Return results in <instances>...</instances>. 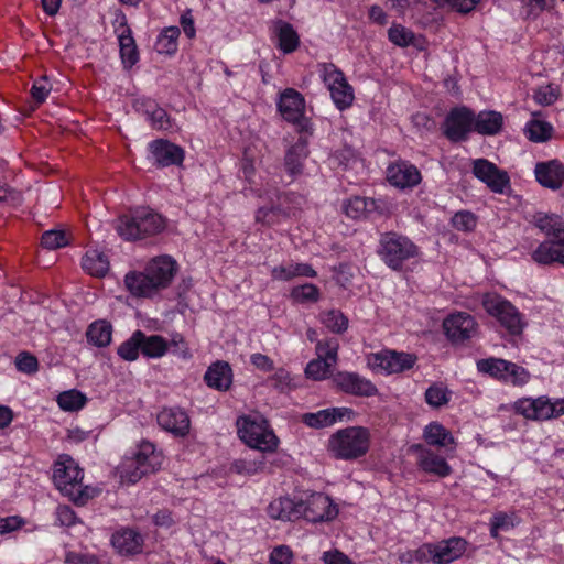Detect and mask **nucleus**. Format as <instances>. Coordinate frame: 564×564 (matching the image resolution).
<instances>
[{"label":"nucleus","mask_w":564,"mask_h":564,"mask_svg":"<svg viewBox=\"0 0 564 564\" xmlns=\"http://www.w3.org/2000/svg\"><path fill=\"white\" fill-rule=\"evenodd\" d=\"M24 524V520L18 516L0 518V534L10 533L20 529Z\"/></svg>","instance_id":"63"},{"label":"nucleus","mask_w":564,"mask_h":564,"mask_svg":"<svg viewBox=\"0 0 564 564\" xmlns=\"http://www.w3.org/2000/svg\"><path fill=\"white\" fill-rule=\"evenodd\" d=\"M388 39L394 45L406 47L414 44L415 34L401 24H393L388 30Z\"/></svg>","instance_id":"49"},{"label":"nucleus","mask_w":564,"mask_h":564,"mask_svg":"<svg viewBox=\"0 0 564 564\" xmlns=\"http://www.w3.org/2000/svg\"><path fill=\"white\" fill-rule=\"evenodd\" d=\"M534 174L539 184L556 191L564 183V164L558 160L539 162L535 164Z\"/></svg>","instance_id":"21"},{"label":"nucleus","mask_w":564,"mask_h":564,"mask_svg":"<svg viewBox=\"0 0 564 564\" xmlns=\"http://www.w3.org/2000/svg\"><path fill=\"white\" fill-rule=\"evenodd\" d=\"M446 336L452 343H463L470 339L477 333L475 318L465 312L451 314L443 322Z\"/></svg>","instance_id":"15"},{"label":"nucleus","mask_w":564,"mask_h":564,"mask_svg":"<svg viewBox=\"0 0 564 564\" xmlns=\"http://www.w3.org/2000/svg\"><path fill=\"white\" fill-rule=\"evenodd\" d=\"M52 90V84L46 77L34 80L31 87V96L36 105L43 104Z\"/></svg>","instance_id":"56"},{"label":"nucleus","mask_w":564,"mask_h":564,"mask_svg":"<svg viewBox=\"0 0 564 564\" xmlns=\"http://www.w3.org/2000/svg\"><path fill=\"white\" fill-rule=\"evenodd\" d=\"M514 411L528 420L544 421L564 414V399L551 401L545 395L522 398L514 402Z\"/></svg>","instance_id":"10"},{"label":"nucleus","mask_w":564,"mask_h":564,"mask_svg":"<svg viewBox=\"0 0 564 564\" xmlns=\"http://www.w3.org/2000/svg\"><path fill=\"white\" fill-rule=\"evenodd\" d=\"M275 33L278 36V46L281 51L292 53L297 48L300 40L290 23L280 21L276 24Z\"/></svg>","instance_id":"37"},{"label":"nucleus","mask_w":564,"mask_h":564,"mask_svg":"<svg viewBox=\"0 0 564 564\" xmlns=\"http://www.w3.org/2000/svg\"><path fill=\"white\" fill-rule=\"evenodd\" d=\"M283 216L282 209L278 206L260 207L256 212L254 219L257 224L271 227L280 224Z\"/></svg>","instance_id":"51"},{"label":"nucleus","mask_w":564,"mask_h":564,"mask_svg":"<svg viewBox=\"0 0 564 564\" xmlns=\"http://www.w3.org/2000/svg\"><path fill=\"white\" fill-rule=\"evenodd\" d=\"M416 361V357L409 352H398L394 350H383L372 356V365L386 373H399L411 369Z\"/></svg>","instance_id":"18"},{"label":"nucleus","mask_w":564,"mask_h":564,"mask_svg":"<svg viewBox=\"0 0 564 564\" xmlns=\"http://www.w3.org/2000/svg\"><path fill=\"white\" fill-rule=\"evenodd\" d=\"M159 426L175 437H184L189 433L191 420L187 412L178 406L162 409L156 416Z\"/></svg>","instance_id":"16"},{"label":"nucleus","mask_w":564,"mask_h":564,"mask_svg":"<svg viewBox=\"0 0 564 564\" xmlns=\"http://www.w3.org/2000/svg\"><path fill=\"white\" fill-rule=\"evenodd\" d=\"M112 326L106 321L91 323L86 332L88 343L96 347H107L111 343Z\"/></svg>","instance_id":"35"},{"label":"nucleus","mask_w":564,"mask_h":564,"mask_svg":"<svg viewBox=\"0 0 564 564\" xmlns=\"http://www.w3.org/2000/svg\"><path fill=\"white\" fill-rule=\"evenodd\" d=\"M230 469L239 475L253 476L265 469V458L263 455L257 458H239L231 464Z\"/></svg>","instance_id":"41"},{"label":"nucleus","mask_w":564,"mask_h":564,"mask_svg":"<svg viewBox=\"0 0 564 564\" xmlns=\"http://www.w3.org/2000/svg\"><path fill=\"white\" fill-rule=\"evenodd\" d=\"M553 126L544 120L531 119L525 124V134L530 141L545 142L552 138Z\"/></svg>","instance_id":"42"},{"label":"nucleus","mask_w":564,"mask_h":564,"mask_svg":"<svg viewBox=\"0 0 564 564\" xmlns=\"http://www.w3.org/2000/svg\"><path fill=\"white\" fill-rule=\"evenodd\" d=\"M162 462V454L155 449L154 444L143 441L131 456L124 457L119 466L121 481L135 484L143 476L158 470Z\"/></svg>","instance_id":"4"},{"label":"nucleus","mask_w":564,"mask_h":564,"mask_svg":"<svg viewBox=\"0 0 564 564\" xmlns=\"http://www.w3.org/2000/svg\"><path fill=\"white\" fill-rule=\"evenodd\" d=\"M169 349L167 341L160 335H145L143 333L141 354L147 358H161Z\"/></svg>","instance_id":"39"},{"label":"nucleus","mask_w":564,"mask_h":564,"mask_svg":"<svg viewBox=\"0 0 564 564\" xmlns=\"http://www.w3.org/2000/svg\"><path fill=\"white\" fill-rule=\"evenodd\" d=\"M482 306L486 312L497 318L500 325L510 334H521L524 324L521 314L511 302L497 293H487L482 297Z\"/></svg>","instance_id":"8"},{"label":"nucleus","mask_w":564,"mask_h":564,"mask_svg":"<svg viewBox=\"0 0 564 564\" xmlns=\"http://www.w3.org/2000/svg\"><path fill=\"white\" fill-rule=\"evenodd\" d=\"M473 174L494 193L503 194L510 186L508 173L487 159L473 161Z\"/></svg>","instance_id":"14"},{"label":"nucleus","mask_w":564,"mask_h":564,"mask_svg":"<svg viewBox=\"0 0 564 564\" xmlns=\"http://www.w3.org/2000/svg\"><path fill=\"white\" fill-rule=\"evenodd\" d=\"M491 521L501 531H509L516 525L517 516L516 513L497 512L492 516Z\"/></svg>","instance_id":"62"},{"label":"nucleus","mask_w":564,"mask_h":564,"mask_svg":"<svg viewBox=\"0 0 564 564\" xmlns=\"http://www.w3.org/2000/svg\"><path fill=\"white\" fill-rule=\"evenodd\" d=\"M149 148L159 166L181 165L184 161V150L166 140H155Z\"/></svg>","instance_id":"22"},{"label":"nucleus","mask_w":564,"mask_h":564,"mask_svg":"<svg viewBox=\"0 0 564 564\" xmlns=\"http://www.w3.org/2000/svg\"><path fill=\"white\" fill-rule=\"evenodd\" d=\"M278 109L286 121L297 126L301 133L311 131V122L304 116L305 99L301 93L293 88H286L280 95Z\"/></svg>","instance_id":"11"},{"label":"nucleus","mask_w":564,"mask_h":564,"mask_svg":"<svg viewBox=\"0 0 564 564\" xmlns=\"http://www.w3.org/2000/svg\"><path fill=\"white\" fill-rule=\"evenodd\" d=\"M41 243L44 248L54 250L68 245V238L64 230H47L42 235Z\"/></svg>","instance_id":"53"},{"label":"nucleus","mask_w":564,"mask_h":564,"mask_svg":"<svg viewBox=\"0 0 564 564\" xmlns=\"http://www.w3.org/2000/svg\"><path fill=\"white\" fill-rule=\"evenodd\" d=\"M147 119L151 126L158 130H167L171 128L167 112L155 102L149 100L145 102Z\"/></svg>","instance_id":"46"},{"label":"nucleus","mask_w":564,"mask_h":564,"mask_svg":"<svg viewBox=\"0 0 564 564\" xmlns=\"http://www.w3.org/2000/svg\"><path fill=\"white\" fill-rule=\"evenodd\" d=\"M204 380L209 388L227 391L232 383V370L226 361L214 362L206 370Z\"/></svg>","instance_id":"29"},{"label":"nucleus","mask_w":564,"mask_h":564,"mask_svg":"<svg viewBox=\"0 0 564 564\" xmlns=\"http://www.w3.org/2000/svg\"><path fill=\"white\" fill-rule=\"evenodd\" d=\"M178 265L170 256H159L148 262L143 271H130L124 285L134 297H152L170 286Z\"/></svg>","instance_id":"1"},{"label":"nucleus","mask_w":564,"mask_h":564,"mask_svg":"<svg viewBox=\"0 0 564 564\" xmlns=\"http://www.w3.org/2000/svg\"><path fill=\"white\" fill-rule=\"evenodd\" d=\"M181 31L177 26H167L161 31L155 42V51L159 54L173 55L177 51V39Z\"/></svg>","instance_id":"36"},{"label":"nucleus","mask_w":564,"mask_h":564,"mask_svg":"<svg viewBox=\"0 0 564 564\" xmlns=\"http://www.w3.org/2000/svg\"><path fill=\"white\" fill-rule=\"evenodd\" d=\"M477 224L475 215L467 210L457 212L452 218V225L455 229L462 231H471Z\"/></svg>","instance_id":"55"},{"label":"nucleus","mask_w":564,"mask_h":564,"mask_svg":"<svg viewBox=\"0 0 564 564\" xmlns=\"http://www.w3.org/2000/svg\"><path fill=\"white\" fill-rule=\"evenodd\" d=\"M433 544L434 564H449L462 557L467 549V541L458 536L442 540Z\"/></svg>","instance_id":"23"},{"label":"nucleus","mask_w":564,"mask_h":564,"mask_svg":"<svg viewBox=\"0 0 564 564\" xmlns=\"http://www.w3.org/2000/svg\"><path fill=\"white\" fill-rule=\"evenodd\" d=\"M291 296L294 301L300 303L317 302L319 299V290L312 283H305L293 288Z\"/></svg>","instance_id":"52"},{"label":"nucleus","mask_w":564,"mask_h":564,"mask_svg":"<svg viewBox=\"0 0 564 564\" xmlns=\"http://www.w3.org/2000/svg\"><path fill=\"white\" fill-rule=\"evenodd\" d=\"M14 364L19 371L28 375L35 373L39 369L37 358L28 351L18 354Z\"/></svg>","instance_id":"54"},{"label":"nucleus","mask_w":564,"mask_h":564,"mask_svg":"<svg viewBox=\"0 0 564 564\" xmlns=\"http://www.w3.org/2000/svg\"><path fill=\"white\" fill-rule=\"evenodd\" d=\"M238 434L249 447L260 452H273L278 447L279 440L262 417H240L237 421Z\"/></svg>","instance_id":"7"},{"label":"nucleus","mask_w":564,"mask_h":564,"mask_svg":"<svg viewBox=\"0 0 564 564\" xmlns=\"http://www.w3.org/2000/svg\"><path fill=\"white\" fill-rule=\"evenodd\" d=\"M338 348L339 344L337 339L330 338L326 340H319L316 343V355L317 359H324L332 366H336L338 360Z\"/></svg>","instance_id":"48"},{"label":"nucleus","mask_w":564,"mask_h":564,"mask_svg":"<svg viewBox=\"0 0 564 564\" xmlns=\"http://www.w3.org/2000/svg\"><path fill=\"white\" fill-rule=\"evenodd\" d=\"M434 544L424 543L414 551H409L410 560H405L408 564L413 562L425 563L432 561L434 563Z\"/></svg>","instance_id":"58"},{"label":"nucleus","mask_w":564,"mask_h":564,"mask_svg":"<svg viewBox=\"0 0 564 564\" xmlns=\"http://www.w3.org/2000/svg\"><path fill=\"white\" fill-rule=\"evenodd\" d=\"M336 387L345 393L356 397H373L378 394L377 387L368 379L356 372L340 371L335 375Z\"/></svg>","instance_id":"19"},{"label":"nucleus","mask_w":564,"mask_h":564,"mask_svg":"<svg viewBox=\"0 0 564 564\" xmlns=\"http://www.w3.org/2000/svg\"><path fill=\"white\" fill-rule=\"evenodd\" d=\"M423 438L431 446L446 447L455 445L452 433L438 422H431L424 427Z\"/></svg>","instance_id":"34"},{"label":"nucleus","mask_w":564,"mask_h":564,"mask_svg":"<svg viewBox=\"0 0 564 564\" xmlns=\"http://www.w3.org/2000/svg\"><path fill=\"white\" fill-rule=\"evenodd\" d=\"M530 373L523 367L510 362L508 366V372L505 378V382L512 383L514 386H521L529 381Z\"/></svg>","instance_id":"57"},{"label":"nucleus","mask_w":564,"mask_h":564,"mask_svg":"<svg viewBox=\"0 0 564 564\" xmlns=\"http://www.w3.org/2000/svg\"><path fill=\"white\" fill-rule=\"evenodd\" d=\"M55 516L58 524L64 527L74 525L78 520L75 511L68 506H58Z\"/></svg>","instance_id":"61"},{"label":"nucleus","mask_w":564,"mask_h":564,"mask_svg":"<svg viewBox=\"0 0 564 564\" xmlns=\"http://www.w3.org/2000/svg\"><path fill=\"white\" fill-rule=\"evenodd\" d=\"M321 322L335 334H341L348 328V318L335 308L321 313Z\"/></svg>","instance_id":"44"},{"label":"nucleus","mask_w":564,"mask_h":564,"mask_svg":"<svg viewBox=\"0 0 564 564\" xmlns=\"http://www.w3.org/2000/svg\"><path fill=\"white\" fill-rule=\"evenodd\" d=\"M474 112L466 106L449 110L442 124L443 134L452 142L465 141L474 131Z\"/></svg>","instance_id":"12"},{"label":"nucleus","mask_w":564,"mask_h":564,"mask_svg":"<svg viewBox=\"0 0 564 564\" xmlns=\"http://www.w3.org/2000/svg\"><path fill=\"white\" fill-rule=\"evenodd\" d=\"M474 131L482 135H495L500 132L503 117L500 112L489 110L474 115Z\"/></svg>","instance_id":"32"},{"label":"nucleus","mask_w":564,"mask_h":564,"mask_svg":"<svg viewBox=\"0 0 564 564\" xmlns=\"http://www.w3.org/2000/svg\"><path fill=\"white\" fill-rule=\"evenodd\" d=\"M557 98L558 90L552 85L542 86L534 93V100L543 106L553 105Z\"/></svg>","instance_id":"59"},{"label":"nucleus","mask_w":564,"mask_h":564,"mask_svg":"<svg viewBox=\"0 0 564 564\" xmlns=\"http://www.w3.org/2000/svg\"><path fill=\"white\" fill-rule=\"evenodd\" d=\"M144 539L138 531L123 528L111 536V544L121 555H134L142 552Z\"/></svg>","instance_id":"24"},{"label":"nucleus","mask_w":564,"mask_h":564,"mask_svg":"<svg viewBox=\"0 0 564 564\" xmlns=\"http://www.w3.org/2000/svg\"><path fill=\"white\" fill-rule=\"evenodd\" d=\"M334 366L329 365L324 359H313L311 360L305 368V375L307 378L313 380H324L328 378L333 372Z\"/></svg>","instance_id":"50"},{"label":"nucleus","mask_w":564,"mask_h":564,"mask_svg":"<svg viewBox=\"0 0 564 564\" xmlns=\"http://www.w3.org/2000/svg\"><path fill=\"white\" fill-rule=\"evenodd\" d=\"M414 451L417 453L416 465L422 471L438 478H445L452 474V467L446 459L431 448L415 445Z\"/></svg>","instance_id":"20"},{"label":"nucleus","mask_w":564,"mask_h":564,"mask_svg":"<svg viewBox=\"0 0 564 564\" xmlns=\"http://www.w3.org/2000/svg\"><path fill=\"white\" fill-rule=\"evenodd\" d=\"M267 511L269 517L275 520L293 521L300 519L297 501L288 497H280L271 501Z\"/></svg>","instance_id":"30"},{"label":"nucleus","mask_w":564,"mask_h":564,"mask_svg":"<svg viewBox=\"0 0 564 564\" xmlns=\"http://www.w3.org/2000/svg\"><path fill=\"white\" fill-rule=\"evenodd\" d=\"M377 253L388 268L401 272L420 256V248L406 236L389 231L380 236Z\"/></svg>","instance_id":"3"},{"label":"nucleus","mask_w":564,"mask_h":564,"mask_svg":"<svg viewBox=\"0 0 564 564\" xmlns=\"http://www.w3.org/2000/svg\"><path fill=\"white\" fill-rule=\"evenodd\" d=\"M142 338V330L133 332L132 335L117 348L118 356L126 361L137 360L141 354Z\"/></svg>","instance_id":"38"},{"label":"nucleus","mask_w":564,"mask_h":564,"mask_svg":"<svg viewBox=\"0 0 564 564\" xmlns=\"http://www.w3.org/2000/svg\"><path fill=\"white\" fill-rule=\"evenodd\" d=\"M83 478L84 470L72 456H58L53 465V482L62 495L77 505H85L95 495L94 488L83 486Z\"/></svg>","instance_id":"2"},{"label":"nucleus","mask_w":564,"mask_h":564,"mask_svg":"<svg viewBox=\"0 0 564 564\" xmlns=\"http://www.w3.org/2000/svg\"><path fill=\"white\" fill-rule=\"evenodd\" d=\"M167 344L173 348L174 355L184 359L191 358L192 355L182 334L173 333Z\"/></svg>","instance_id":"60"},{"label":"nucleus","mask_w":564,"mask_h":564,"mask_svg":"<svg viewBox=\"0 0 564 564\" xmlns=\"http://www.w3.org/2000/svg\"><path fill=\"white\" fill-rule=\"evenodd\" d=\"M297 508L300 518L310 522L329 521L338 514L337 507L322 492H313L305 500H299Z\"/></svg>","instance_id":"13"},{"label":"nucleus","mask_w":564,"mask_h":564,"mask_svg":"<svg viewBox=\"0 0 564 564\" xmlns=\"http://www.w3.org/2000/svg\"><path fill=\"white\" fill-rule=\"evenodd\" d=\"M308 155V138L301 134L297 140L286 150L284 156V166L292 176L299 175L303 171V163Z\"/></svg>","instance_id":"27"},{"label":"nucleus","mask_w":564,"mask_h":564,"mask_svg":"<svg viewBox=\"0 0 564 564\" xmlns=\"http://www.w3.org/2000/svg\"><path fill=\"white\" fill-rule=\"evenodd\" d=\"M531 258L541 265L558 263L564 267V241H543L532 251Z\"/></svg>","instance_id":"26"},{"label":"nucleus","mask_w":564,"mask_h":564,"mask_svg":"<svg viewBox=\"0 0 564 564\" xmlns=\"http://www.w3.org/2000/svg\"><path fill=\"white\" fill-rule=\"evenodd\" d=\"M319 72L336 108L340 111L349 108L352 105L355 95L344 73L332 63L321 64Z\"/></svg>","instance_id":"9"},{"label":"nucleus","mask_w":564,"mask_h":564,"mask_svg":"<svg viewBox=\"0 0 564 564\" xmlns=\"http://www.w3.org/2000/svg\"><path fill=\"white\" fill-rule=\"evenodd\" d=\"M388 182L398 188H413L422 181L419 169L408 161H397L387 167Z\"/></svg>","instance_id":"17"},{"label":"nucleus","mask_w":564,"mask_h":564,"mask_svg":"<svg viewBox=\"0 0 564 564\" xmlns=\"http://www.w3.org/2000/svg\"><path fill=\"white\" fill-rule=\"evenodd\" d=\"M86 402L87 397L76 389L64 391L57 397L58 406L67 412H74L83 409Z\"/></svg>","instance_id":"43"},{"label":"nucleus","mask_w":564,"mask_h":564,"mask_svg":"<svg viewBox=\"0 0 564 564\" xmlns=\"http://www.w3.org/2000/svg\"><path fill=\"white\" fill-rule=\"evenodd\" d=\"M120 29L118 34L120 56L124 67L130 68L139 61V53L131 29L126 23H122Z\"/></svg>","instance_id":"31"},{"label":"nucleus","mask_w":564,"mask_h":564,"mask_svg":"<svg viewBox=\"0 0 564 564\" xmlns=\"http://www.w3.org/2000/svg\"><path fill=\"white\" fill-rule=\"evenodd\" d=\"M325 564H354V562L339 551L325 552L323 554Z\"/></svg>","instance_id":"64"},{"label":"nucleus","mask_w":564,"mask_h":564,"mask_svg":"<svg viewBox=\"0 0 564 564\" xmlns=\"http://www.w3.org/2000/svg\"><path fill=\"white\" fill-rule=\"evenodd\" d=\"M351 412L352 411L348 408H328L303 414L302 422L312 429H324L343 421V419Z\"/></svg>","instance_id":"25"},{"label":"nucleus","mask_w":564,"mask_h":564,"mask_svg":"<svg viewBox=\"0 0 564 564\" xmlns=\"http://www.w3.org/2000/svg\"><path fill=\"white\" fill-rule=\"evenodd\" d=\"M116 228L126 240H137L160 234L165 228V220L152 209L138 208L119 217Z\"/></svg>","instance_id":"5"},{"label":"nucleus","mask_w":564,"mask_h":564,"mask_svg":"<svg viewBox=\"0 0 564 564\" xmlns=\"http://www.w3.org/2000/svg\"><path fill=\"white\" fill-rule=\"evenodd\" d=\"M370 445V432L362 426L338 430L328 440V451L338 459L351 460L364 456Z\"/></svg>","instance_id":"6"},{"label":"nucleus","mask_w":564,"mask_h":564,"mask_svg":"<svg viewBox=\"0 0 564 564\" xmlns=\"http://www.w3.org/2000/svg\"><path fill=\"white\" fill-rule=\"evenodd\" d=\"M509 361L498 358L480 359L477 362V368L480 372L489 373L490 376L505 381L508 372Z\"/></svg>","instance_id":"45"},{"label":"nucleus","mask_w":564,"mask_h":564,"mask_svg":"<svg viewBox=\"0 0 564 564\" xmlns=\"http://www.w3.org/2000/svg\"><path fill=\"white\" fill-rule=\"evenodd\" d=\"M451 391L443 383H433L425 391V401L432 408H441L449 402Z\"/></svg>","instance_id":"47"},{"label":"nucleus","mask_w":564,"mask_h":564,"mask_svg":"<svg viewBox=\"0 0 564 564\" xmlns=\"http://www.w3.org/2000/svg\"><path fill=\"white\" fill-rule=\"evenodd\" d=\"M375 208L376 202L373 199L360 196L351 197L344 204L345 214L352 219H359Z\"/></svg>","instance_id":"40"},{"label":"nucleus","mask_w":564,"mask_h":564,"mask_svg":"<svg viewBox=\"0 0 564 564\" xmlns=\"http://www.w3.org/2000/svg\"><path fill=\"white\" fill-rule=\"evenodd\" d=\"M82 267L88 274L101 278L105 276L109 270V260L104 252L97 249H90L86 251L83 257Z\"/></svg>","instance_id":"33"},{"label":"nucleus","mask_w":564,"mask_h":564,"mask_svg":"<svg viewBox=\"0 0 564 564\" xmlns=\"http://www.w3.org/2000/svg\"><path fill=\"white\" fill-rule=\"evenodd\" d=\"M532 221L550 240L564 241V219L560 215L538 212Z\"/></svg>","instance_id":"28"}]
</instances>
